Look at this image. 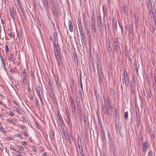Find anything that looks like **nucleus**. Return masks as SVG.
<instances>
[{
  "label": "nucleus",
  "mask_w": 156,
  "mask_h": 156,
  "mask_svg": "<svg viewBox=\"0 0 156 156\" xmlns=\"http://www.w3.org/2000/svg\"><path fill=\"white\" fill-rule=\"evenodd\" d=\"M154 26L156 27V16H155L154 17Z\"/></svg>",
  "instance_id": "774afa93"
},
{
  "label": "nucleus",
  "mask_w": 156,
  "mask_h": 156,
  "mask_svg": "<svg viewBox=\"0 0 156 156\" xmlns=\"http://www.w3.org/2000/svg\"><path fill=\"white\" fill-rule=\"evenodd\" d=\"M100 134L101 135V136L102 137H105V136L104 132V131L101 128V131L100 132Z\"/></svg>",
  "instance_id": "c756f323"
},
{
  "label": "nucleus",
  "mask_w": 156,
  "mask_h": 156,
  "mask_svg": "<svg viewBox=\"0 0 156 156\" xmlns=\"http://www.w3.org/2000/svg\"><path fill=\"white\" fill-rule=\"evenodd\" d=\"M5 48L6 53L7 54L9 52V48L7 45H5Z\"/></svg>",
  "instance_id": "de8ad7c7"
},
{
  "label": "nucleus",
  "mask_w": 156,
  "mask_h": 156,
  "mask_svg": "<svg viewBox=\"0 0 156 156\" xmlns=\"http://www.w3.org/2000/svg\"><path fill=\"white\" fill-rule=\"evenodd\" d=\"M58 34L57 32H55L54 34V40L55 43H56V41H57Z\"/></svg>",
  "instance_id": "5701e85b"
},
{
  "label": "nucleus",
  "mask_w": 156,
  "mask_h": 156,
  "mask_svg": "<svg viewBox=\"0 0 156 156\" xmlns=\"http://www.w3.org/2000/svg\"><path fill=\"white\" fill-rule=\"evenodd\" d=\"M22 13H23V16H24V19L25 20H27V16L26 14L25 11H22Z\"/></svg>",
  "instance_id": "79ce46f5"
},
{
  "label": "nucleus",
  "mask_w": 156,
  "mask_h": 156,
  "mask_svg": "<svg viewBox=\"0 0 156 156\" xmlns=\"http://www.w3.org/2000/svg\"><path fill=\"white\" fill-rule=\"evenodd\" d=\"M91 27V30L92 31V33L93 34H95L96 33V30H95V27Z\"/></svg>",
  "instance_id": "473e14b6"
},
{
  "label": "nucleus",
  "mask_w": 156,
  "mask_h": 156,
  "mask_svg": "<svg viewBox=\"0 0 156 156\" xmlns=\"http://www.w3.org/2000/svg\"><path fill=\"white\" fill-rule=\"evenodd\" d=\"M83 26L85 30L89 29L88 24L83 25Z\"/></svg>",
  "instance_id": "e2e57ef3"
},
{
  "label": "nucleus",
  "mask_w": 156,
  "mask_h": 156,
  "mask_svg": "<svg viewBox=\"0 0 156 156\" xmlns=\"http://www.w3.org/2000/svg\"><path fill=\"white\" fill-rule=\"evenodd\" d=\"M16 111L17 112L21 114V110L20 109L18 108H16Z\"/></svg>",
  "instance_id": "338daca9"
},
{
  "label": "nucleus",
  "mask_w": 156,
  "mask_h": 156,
  "mask_svg": "<svg viewBox=\"0 0 156 156\" xmlns=\"http://www.w3.org/2000/svg\"><path fill=\"white\" fill-rule=\"evenodd\" d=\"M28 69H25L23 72V75L25 77L26 76V73H27Z\"/></svg>",
  "instance_id": "3c124183"
},
{
  "label": "nucleus",
  "mask_w": 156,
  "mask_h": 156,
  "mask_svg": "<svg viewBox=\"0 0 156 156\" xmlns=\"http://www.w3.org/2000/svg\"><path fill=\"white\" fill-rule=\"evenodd\" d=\"M81 149H80V150H79L80 152V153L81 155V156H83V155H84L83 154V149L82 146H81Z\"/></svg>",
  "instance_id": "603ef678"
},
{
  "label": "nucleus",
  "mask_w": 156,
  "mask_h": 156,
  "mask_svg": "<svg viewBox=\"0 0 156 156\" xmlns=\"http://www.w3.org/2000/svg\"><path fill=\"white\" fill-rule=\"evenodd\" d=\"M103 109L104 110V113L105 115H107L108 113V112L107 111L106 107L103 108Z\"/></svg>",
  "instance_id": "8fccbe9b"
},
{
  "label": "nucleus",
  "mask_w": 156,
  "mask_h": 156,
  "mask_svg": "<svg viewBox=\"0 0 156 156\" xmlns=\"http://www.w3.org/2000/svg\"><path fill=\"white\" fill-rule=\"evenodd\" d=\"M80 37L82 41H84L85 37L83 32L80 33Z\"/></svg>",
  "instance_id": "c85d7f7f"
},
{
  "label": "nucleus",
  "mask_w": 156,
  "mask_h": 156,
  "mask_svg": "<svg viewBox=\"0 0 156 156\" xmlns=\"http://www.w3.org/2000/svg\"><path fill=\"white\" fill-rule=\"evenodd\" d=\"M78 27L79 29V30L80 33L83 32V28L80 22H78Z\"/></svg>",
  "instance_id": "6e6552de"
},
{
  "label": "nucleus",
  "mask_w": 156,
  "mask_h": 156,
  "mask_svg": "<svg viewBox=\"0 0 156 156\" xmlns=\"http://www.w3.org/2000/svg\"><path fill=\"white\" fill-rule=\"evenodd\" d=\"M12 102L13 103L15 104L16 106L19 107L20 106L19 104L15 101L13 100Z\"/></svg>",
  "instance_id": "052dcab7"
},
{
  "label": "nucleus",
  "mask_w": 156,
  "mask_h": 156,
  "mask_svg": "<svg viewBox=\"0 0 156 156\" xmlns=\"http://www.w3.org/2000/svg\"><path fill=\"white\" fill-rule=\"evenodd\" d=\"M50 137L51 139L53 140L55 139V136L54 131L51 130V133L50 134Z\"/></svg>",
  "instance_id": "412c9836"
},
{
  "label": "nucleus",
  "mask_w": 156,
  "mask_h": 156,
  "mask_svg": "<svg viewBox=\"0 0 156 156\" xmlns=\"http://www.w3.org/2000/svg\"><path fill=\"white\" fill-rule=\"evenodd\" d=\"M57 44L54 43V50H56V51H57V50H58V49H59V47L58 46V42H57Z\"/></svg>",
  "instance_id": "f3484780"
},
{
  "label": "nucleus",
  "mask_w": 156,
  "mask_h": 156,
  "mask_svg": "<svg viewBox=\"0 0 156 156\" xmlns=\"http://www.w3.org/2000/svg\"><path fill=\"white\" fill-rule=\"evenodd\" d=\"M9 70V72H10L11 73H16V69H8Z\"/></svg>",
  "instance_id": "f704fd0d"
},
{
  "label": "nucleus",
  "mask_w": 156,
  "mask_h": 156,
  "mask_svg": "<svg viewBox=\"0 0 156 156\" xmlns=\"http://www.w3.org/2000/svg\"><path fill=\"white\" fill-rule=\"evenodd\" d=\"M40 100L39 99H37L36 102L35 103V106L36 107H38L39 106V101Z\"/></svg>",
  "instance_id": "ea45409f"
},
{
  "label": "nucleus",
  "mask_w": 156,
  "mask_h": 156,
  "mask_svg": "<svg viewBox=\"0 0 156 156\" xmlns=\"http://www.w3.org/2000/svg\"><path fill=\"white\" fill-rule=\"evenodd\" d=\"M43 6L45 9L47 10L48 9V1H42Z\"/></svg>",
  "instance_id": "9d476101"
},
{
  "label": "nucleus",
  "mask_w": 156,
  "mask_h": 156,
  "mask_svg": "<svg viewBox=\"0 0 156 156\" xmlns=\"http://www.w3.org/2000/svg\"><path fill=\"white\" fill-rule=\"evenodd\" d=\"M128 117V113L127 112H126L124 113V118L126 120L127 119Z\"/></svg>",
  "instance_id": "58836bf2"
},
{
  "label": "nucleus",
  "mask_w": 156,
  "mask_h": 156,
  "mask_svg": "<svg viewBox=\"0 0 156 156\" xmlns=\"http://www.w3.org/2000/svg\"><path fill=\"white\" fill-rule=\"evenodd\" d=\"M70 102L71 104V107L72 106H73L74 105H75L74 104L75 101H74L73 99V98L72 97H70Z\"/></svg>",
  "instance_id": "4be33fe9"
},
{
  "label": "nucleus",
  "mask_w": 156,
  "mask_h": 156,
  "mask_svg": "<svg viewBox=\"0 0 156 156\" xmlns=\"http://www.w3.org/2000/svg\"><path fill=\"white\" fill-rule=\"evenodd\" d=\"M9 36L12 37L13 38H15V34L13 33H9Z\"/></svg>",
  "instance_id": "864d4df0"
},
{
  "label": "nucleus",
  "mask_w": 156,
  "mask_h": 156,
  "mask_svg": "<svg viewBox=\"0 0 156 156\" xmlns=\"http://www.w3.org/2000/svg\"><path fill=\"white\" fill-rule=\"evenodd\" d=\"M34 72V70H31V75H30L31 76V77H32L33 78V79L35 78Z\"/></svg>",
  "instance_id": "a19ab883"
},
{
  "label": "nucleus",
  "mask_w": 156,
  "mask_h": 156,
  "mask_svg": "<svg viewBox=\"0 0 156 156\" xmlns=\"http://www.w3.org/2000/svg\"><path fill=\"white\" fill-rule=\"evenodd\" d=\"M152 152L151 151H150L148 153V156H152Z\"/></svg>",
  "instance_id": "0e129e2a"
},
{
  "label": "nucleus",
  "mask_w": 156,
  "mask_h": 156,
  "mask_svg": "<svg viewBox=\"0 0 156 156\" xmlns=\"http://www.w3.org/2000/svg\"><path fill=\"white\" fill-rule=\"evenodd\" d=\"M125 54L126 56V58H127L128 59H130V57L129 56V54H130V51L129 50H127L126 48H125Z\"/></svg>",
  "instance_id": "f8f14e48"
},
{
  "label": "nucleus",
  "mask_w": 156,
  "mask_h": 156,
  "mask_svg": "<svg viewBox=\"0 0 156 156\" xmlns=\"http://www.w3.org/2000/svg\"><path fill=\"white\" fill-rule=\"evenodd\" d=\"M84 120L85 124H87V122L88 121V119L87 117H85L84 116Z\"/></svg>",
  "instance_id": "49530a36"
},
{
  "label": "nucleus",
  "mask_w": 156,
  "mask_h": 156,
  "mask_svg": "<svg viewBox=\"0 0 156 156\" xmlns=\"http://www.w3.org/2000/svg\"><path fill=\"white\" fill-rule=\"evenodd\" d=\"M150 28L151 30V33L152 34H154V25L153 24V23H152V24H151L150 27Z\"/></svg>",
  "instance_id": "2eb2a0df"
},
{
  "label": "nucleus",
  "mask_w": 156,
  "mask_h": 156,
  "mask_svg": "<svg viewBox=\"0 0 156 156\" xmlns=\"http://www.w3.org/2000/svg\"><path fill=\"white\" fill-rule=\"evenodd\" d=\"M99 76V78L100 80V82H102L103 81V75H98Z\"/></svg>",
  "instance_id": "e433bc0d"
},
{
  "label": "nucleus",
  "mask_w": 156,
  "mask_h": 156,
  "mask_svg": "<svg viewBox=\"0 0 156 156\" xmlns=\"http://www.w3.org/2000/svg\"><path fill=\"white\" fill-rule=\"evenodd\" d=\"M58 116L60 121H61L62 124H63V123H64V122L59 112H58Z\"/></svg>",
  "instance_id": "a211bd4d"
},
{
  "label": "nucleus",
  "mask_w": 156,
  "mask_h": 156,
  "mask_svg": "<svg viewBox=\"0 0 156 156\" xmlns=\"http://www.w3.org/2000/svg\"><path fill=\"white\" fill-rule=\"evenodd\" d=\"M97 25L98 26V30L100 31L101 32L102 30V24L101 19L100 16H99L98 17V20L97 21Z\"/></svg>",
  "instance_id": "f03ea898"
},
{
  "label": "nucleus",
  "mask_w": 156,
  "mask_h": 156,
  "mask_svg": "<svg viewBox=\"0 0 156 156\" xmlns=\"http://www.w3.org/2000/svg\"><path fill=\"white\" fill-rule=\"evenodd\" d=\"M0 130L1 132L3 133H5V130L4 128L2 126H0Z\"/></svg>",
  "instance_id": "37998d69"
},
{
  "label": "nucleus",
  "mask_w": 156,
  "mask_h": 156,
  "mask_svg": "<svg viewBox=\"0 0 156 156\" xmlns=\"http://www.w3.org/2000/svg\"><path fill=\"white\" fill-rule=\"evenodd\" d=\"M108 51L109 55H111L112 54V48L109 46H108Z\"/></svg>",
  "instance_id": "dca6fc26"
},
{
  "label": "nucleus",
  "mask_w": 156,
  "mask_h": 156,
  "mask_svg": "<svg viewBox=\"0 0 156 156\" xmlns=\"http://www.w3.org/2000/svg\"><path fill=\"white\" fill-rule=\"evenodd\" d=\"M69 28L70 32H72L73 31V26L71 20H69Z\"/></svg>",
  "instance_id": "423d86ee"
},
{
  "label": "nucleus",
  "mask_w": 156,
  "mask_h": 156,
  "mask_svg": "<svg viewBox=\"0 0 156 156\" xmlns=\"http://www.w3.org/2000/svg\"><path fill=\"white\" fill-rule=\"evenodd\" d=\"M38 5L39 6L41 10L42 11H43L44 10V9L42 7V6H41L39 2L38 3Z\"/></svg>",
  "instance_id": "680f3d73"
},
{
  "label": "nucleus",
  "mask_w": 156,
  "mask_h": 156,
  "mask_svg": "<svg viewBox=\"0 0 156 156\" xmlns=\"http://www.w3.org/2000/svg\"><path fill=\"white\" fill-rule=\"evenodd\" d=\"M16 7L13 6L12 8L9 9L10 15L13 19H14L15 16L16 15Z\"/></svg>",
  "instance_id": "f257e3e1"
},
{
  "label": "nucleus",
  "mask_w": 156,
  "mask_h": 156,
  "mask_svg": "<svg viewBox=\"0 0 156 156\" xmlns=\"http://www.w3.org/2000/svg\"><path fill=\"white\" fill-rule=\"evenodd\" d=\"M138 140H139V144H140V143L142 142V138L141 136L140 135V134H139V137H138Z\"/></svg>",
  "instance_id": "c03bdc74"
},
{
  "label": "nucleus",
  "mask_w": 156,
  "mask_h": 156,
  "mask_svg": "<svg viewBox=\"0 0 156 156\" xmlns=\"http://www.w3.org/2000/svg\"><path fill=\"white\" fill-rule=\"evenodd\" d=\"M49 3L50 4H51V6H52V7L54 8V6L53 4V0H49Z\"/></svg>",
  "instance_id": "5fc2aeb1"
},
{
  "label": "nucleus",
  "mask_w": 156,
  "mask_h": 156,
  "mask_svg": "<svg viewBox=\"0 0 156 156\" xmlns=\"http://www.w3.org/2000/svg\"><path fill=\"white\" fill-rule=\"evenodd\" d=\"M8 122L9 123H13L14 124H16L17 122L16 121L13 119H11L10 120H9Z\"/></svg>",
  "instance_id": "2f4dec72"
},
{
  "label": "nucleus",
  "mask_w": 156,
  "mask_h": 156,
  "mask_svg": "<svg viewBox=\"0 0 156 156\" xmlns=\"http://www.w3.org/2000/svg\"><path fill=\"white\" fill-rule=\"evenodd\" d=\"M115 118H116L117 117V114H118V111L117 109L115 108Z\"/></svg>",
  "instance_id": "bf43d9fd"
},
{
  "label": "nucleus",
  "mask_w": 156,
  "mask_h": 156,
  "mask_svg": "<svg viewBox=\"0 0 156 156\" xmlns=\"http://www.w3.org/2000/svg\"><path fill=\"white\" fill-rule=\"evenodd\" d=\"M67 123L69 126L70 127H72V124L71 122V119L70 118H67Z\"/></svg>",
  "instance_id": "cd10ccee"
},
{
  "label": "nucleus",
  "mask_w": 156,
  "mask_h": 156,
  "mask_svg": "<svg viewBox=\"0 0 156 156\" xmlns=\"http://www.w3.org/2000/svg\"><path fill=\"white\" fill-rule=\"evenodd\" d=\"M8 113L9 115H10L11 116H13L14 115V112L12 111H9V112Z\"/></svg>",
  "instance_id": "13d9d810"
},
{
  "label": "nucleus",
  "mask_w": 156,
  "mask_h": 156,
  "mask_svg": "<svg viewBox=\"0 0 156 156\" xmlns=\"http://www.w3.org/2000/svg\"><path fill=\"white\" fill-rule=\"evenodd\" d=\"M79 105L78 106H77V111L78 115H82V112L81 111V107L80 104V101H79Z\"/></svg>",
  "instance_id": "39448f33"
},
{
  "label": "nucleus",
  "mask_w": 156,
  "mask_h": 156,
  "mask_svg": "<svg viewBox=\"0 0 156 156\" xmlns=\"http://www.w3.org/2000/svg\"><path fill=\"white\" fill-rule=\"evenodd\" d=\"M116 130L117 132L118 131L119 133L120 134V136L122 137L121 133L122 128L121 126H119V125L116 126Z\"/></svg>",
  "instance_id": "1a4fd4ad"
},
{
  "label": "nucleus",
  "mask_w": 156,
  "mask_h": 156,
  "mask_svg": "<svg viewBox=\"0 0 156 156\" xmlns=\"http://www.w3.org/2000/svg\"><path fill=\"white\" fill-rule=\"evenodd\" d=\"M107 105V106L108 108L109 109H111L112 108V105L111 103H106Z\"/></svg>",
  "instance_id": "a18cd8bd"
},
{
  "label": "nucleus",
  "mask_w": 156,
  "mask_h": 156,
  "mask_svg": "<svg viewBox=\"0 0 156 156\" xmlns=\"http://www.w3.org/2000/svg\"><path fill=\"white\" fill-rule=\"evenodd\" d=\"M78 148L80 150V148H81V147L82 146V143L81 140V138L80 137V143H79V142H78Z\"/></svg>",
  "instance_id": "72a5a7b5"
},
{
  "label": "nucleus",
  "mask_w": 156,
  "mask_h": 156,
  "mask_svg": "<svg viewBox=\"0 0 156 156\" xmlns=\"http://www.w3.org/2000/svg\"><path fill=\"white\" fill-rule=\"evenodd\" d=\"M55 80L57 86H58V87H59L60 85L59 84V80L58 78L57 77H55Z\"/></svg>",
  "instance_id": "393cba45"
},
{
  "label": "nucleus",
  "mask_w": 156,
  "mask_h": 156,
  "mask_svg": "<svg viewBox=\"0 0 156 156\" xmlns=\"http://www.w3.org/2000/svg\"><path fill=\"white\" fill-rule=\"evenodd\" d=\"M108 136L109 144H112V146H113V145H112L113 141H112V139L111 136L110 135V134L109 133H108Z\"/></svg>",
  "instance_id": "ddd939ff"
},
{
  "label": "nucleus",
  "mask_w": 156,
  "mask_h": 156,
  "mask_svg": "<svg viewBox=\"0 0 156 156\" xmlns=\"http://www.w3.org/2000/svg\"><path fill=\"white\" fill-rule=\"evenodd\" d=\"M8 56L9 59L10 61H13L15 59H14V60L13 59V56L11 54H10L9 56L8 55Z\"/></svg>",
  "instance_id": "bb28decb"
},
{
  "label": "nucleus",
  "mask_w": 156,
  "mask_h": 156,
  "mask_svg": "<svg viewBox=\"0 0 156 156\" xmlns=\"http://www.w3.org/2000/svg\"><path fill=\"white\" fill-rule=\"evenodd\" d=\"M87 20V17L86 14H84L83 16V21Z\"/></svg>",
  "instance_id": "4d7b16f0"
},
{
  "label": "nucleus",
  "mask_w": 156,
  "mask_h": 156,
  "mask_svg": "<svg viewBox=\"0 0 156 156\" xmlns=\"http://www.w3.org/2000/svg\"><path fill=\"white\" fill-rule=\"evenodd\" d=\"M124 80L126 83L127 84V83H128L129 79L127 73L126 74V75L124 76Z\"/></svg>",
  "instance_id": "4468645a"
},
{
  "label": "nucleus",
  "mask_w": 156,
  "mask_h": 156,
  "mask_svg": "<svg viewBox=\"0 0 156 156\" xmlns=\"http://www.w3.org/2000/svg\"><path fill=\"white\" fill-rule=\"evenodd\" d=\"M22 133L23 134L24 136H28V134L24 131H23Z\"/></svg>",
  "instance_id": "69168bd1"
},
{
  "label": "nucleus",
  "mask_w": 156,
  "mask_h": 156,
  "mask_svg": "<svg viewBox=\"0 0 156 156\" xmlns=\"http://www.w3.org/2000/svg\"><path fill=\"white\" fill-rule=\"evenodd\" d=\"M98 69V75H102L103 73L102 71V69Z\"/></svg>",
  "instance_id": "c9c22d12"
},
{
  "label": "nucleus",
  "mask_w": 156,
  "mask_h": 156,
  "mask_svg": "<svg viewBox=\"0 0 156 156\" xmlns=\"http://www.w3.org/2000/svg\"><path fill=\"white\" fill-rule=\"evenodd\" d=\"M112 29L113 30H115L117 29L116 27V21L115 19H113L112 20Z\"/></svg>",
  "instance_id": "0eeeda50"
},
{
  "label": "nucleus",
  "mask_w": 156,
  "mask_h": 156,
  "mask_svg": "<svg viewBox=\"0 0 156 156\" xmlns=\"http://www.w3.org/2000/svg\"><path fill=\"white\" fill-rule=\"evenodd\" d=\"M67 135L68 137L67 138V139L69 143L71 144L72 143L71 141H73V137L70 133H67Z\"/></svg>",
  "instance_id": "20e7f679"
},
{
  "label": "nucleus",
  "mask_w": 156,
  "mask_h": 156,
  "mask_svg": "<svg viewBox=\"0 0 156 156\" xmlns=\"http://www.w3.org/2000/svg\"><path fill=\"white\" fill-rule=\"evenodd\" d=\"M96 25V23L95 21V18H94L93 20L91 22V27H95Z\"/></svg>",
  "instance_id": "7c9ffc66"
},
{
  "label": "nucleus",
  "mask_w": 156,
  "mask_h": 156,
  "mask_svg": "<svg viewBox=\"0 0 156 156\" xmlns=\"http://www.w3.org/2000/svg\"><path fill=\"white\" fill-rule=\"evenodd\" d=\"M16 136H17L19 138H21L22 139H23V137L20 134V133H18L16 134L15 135Z\"/></svg>",
  "instance_id": "6e6d98bb"
},
{
  "label": "nucleus",
  "mask_w": 156,
  "mask_h": 156,
  "mask_svg": "<svg viewBox=\"0 0 156 156\" xmlns=\"http://www.w3.org/2000/svg\"><path fill=\"white\" fill-rule=\"evenodd\" d=\"M51 8L52 11H53V15L54 16H55L56 12V11L54 10L55 7L53 8V7H52V6H51Z\"/></svg>",
  "instance_id": "4c0bfd02"
},
{
  "label": "nucleus",
  "mask_w": 156,
  "mask_h": 156,
  "mask_svg": "<svg viewBox=\"0 0 156 156\" xmlns=\"http://www.w3.org/2000/svg\"><path fill=\"white\" fill-rule=\"evenodd\" d=\"M51 97L53 103L56 104L57 103V101L56 98H55L54 95L53 94L52 95H51Z\"/></svg>",
  "instance_id": "6ab92c4d"
},
{
  "label": "nucleus",
  "mask_w": 156,
  "mask_h": 156,
  "mask_svg": "<svg viewBox=\"0 0 156 156\" xmlns=\"http://www.w3.org/2000/svg\"><path fill=\"white\" fill-rule=\"evenodd\" d=\"M72 109V112L73 114L75 113L76 114V106L75 105L71 107Z\"/></svg>",
  "instance_id": "a878e982"
},
{
  "label": "nucleus",
  "mask_w": 156,
  "mask_h": 156,
  "mask_svg": "<svg viewBox=\"0 0 156 156\" xmlns=\"http://www.w3.org/2000/svg\"><path fill=\"white\" fill-rule=\"evenodd\" d=\"M54 53L55 54V57L57 59V61H58V58H59V56L58 55V50H57V51H56V50H54Z\"/></svg>",
  "instance_id": "aec40b11"
},
{
  "label": "nucleus",
  "mask_w": 156,
  "mask_h": 156,
  "mask_svg": "<svg viewBox=\"0 0 156 156\" xmlns=\"http://www.w3.org/2000/svg\"><path fill=\"white\" fill-rule=\"evenodd\" d=\"M119 47L118 39V38L116 37L114 40V50L116 52L119 51L118 48Z\"/></svg>",
  "instance_id": "7ed1b4c3"
},
{
  "label": "nucleus",
  "mask_w": 156,
  "mask_h": 156,
  "mask_svg": "<svg viewBox=\"0 0 156 156\" xmlns=\"http://www.w3.org/2000/svg\"><path fill=\"white\" fill-rule=\"evenodd\" d=\"M16 152L18 153V154L17 155L18 156H22L23 155V153L21 152L20 151H16Z\"/></svg>",
  "instance_id": "09e8293b"
},
{
  "label": "nucleus",
  "mask_w": 156,
  "mask_h": 156,
  "mask_svg": "<svg viewBox=\"0 0 156 156\" xmlns=\"http://www.w3.org/2000/svg\"><path fill=\"white\" fill-rule=\"evenodd\" d=\"M122 10L124 15H127V8L126 6H124L122 8Z\"/></svg>",
  "instance_id": "9b49d317"
},
{
  "label": "nucleus",
  "mask_w": 156,
  "mask_h": 156,
  "mask_svg": "<svg viewBox=\"0 0 156 156\" xmlns=\"http://www.w3.org/2000/svg\"><path fill=\"white\" fill-rule=\"evenodd\" d=\"M73 56H74V60L75 63H78V60L76 55V52H74L73 53Z\"/></svg>",
  "instance_id": "b1692460"
}]
</instances>
